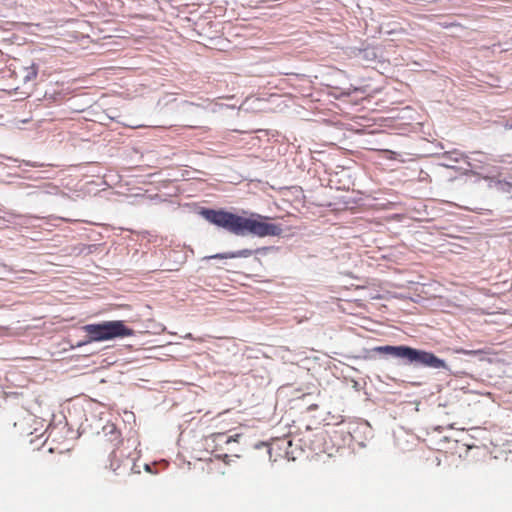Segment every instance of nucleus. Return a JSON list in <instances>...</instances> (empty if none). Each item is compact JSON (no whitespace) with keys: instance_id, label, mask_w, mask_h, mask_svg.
Returning <instances> with one entry per match:
<instances>
[{"instance_id":"obj_1","label":"nucleus","mask_w":512,"mask_h":512,"mask_svg":"<svg viewBox=\"0 0 512 512\" xmlns=\"http://www.w3.org/2000/svg\"><path fill=\"white\" fill-rule=\"evenodd\" d=\"M200 214L208 222L239 236L246 234L258 237L278 236L282 232L279 225L264 222L263 220L267 217L260 214H252L251 217L246 218L222 209H203Z\"/></svg>"},{"instance_id":"obj_6","label":"nucleus","mask_w":512,"mask_h":512,"mask_svg":"<svg viewBox=\"0 0 512 512\" xmlns=\"http://www.w3.org/2000/svg\"><path fill=\"white\" fill-rule=\"evenodd\" d=\"M212 439L214 442L230 444L234 441L232 436H228L225 433H217L212 435Z\"/></svg>"},{"instance_id":"obj_2","label":"nucleus","mask_w":512,"mask_h":512,"mask_svg":"<svg viewBox=\"0 0 512 512\" xmlns=\"http://www.w3.org/2000/svg\"><path fill=\"white\" fill-rule=\"evenodd\" d=\"M374 352L387 354L397 358L406 359L411 364H419L424 367L442 369L446 367L445 361L438 358L432 352L418 350L409 346H377Z\"/></svg>"},{"instance_id":"obj_5","label":"nucleus","mask_w":512,"mask_h":512,"mask_svg":"<svg viewBox=\"0 0 512 512\" xmlns=\"http://www.w3.org/2000/svg\"><path fill=\"white\" fill-rule=\"evenodd\" d=\"M252 255V250L249 249H243L237 252H231V253H222V254H216L212 256L211 258H239V257H249Z\"/></svg>"},{"instance_id":"obj_4","label":"nucleus","mask_w":512,"mask_h":512,"mask_svg":"<svg viewBox=\"0 0 512 512\" xmlns=\"http://www.w3.org/2000/svg\"><path fill=\"white\" fill-rule=\"evenodd\" d=\"M292 446V441L287 438H277L272 440L268 445V454L271 461H278L280 459L289 460L290 451L289 448Z\"/></svg>"},{"instance_id":"obj_3","label":"nucleus","mask_w":512,"mask_h":512,"mask_svg":"<svg viewBox=\"0 0 512 512\" xmlns=\"http://www.w3.org/2000/svg\"><path fill=\"white\" fill-rule=\"evenodd\" d=\"M86 333L87 342H102L115 338L131 337L134 330L127 327L124 321H104L98 324H87L82 327Z\"/></svg>"},{"instance_id":"obj_7","label":"nucleus","mask_w":512,"mask_h":512,"mask_svg":"<svg viewBox=\"0 0 512 512\" xmlns=\"http://www.w3.org/2000/svg\"><path fill=\"white\" fill-rule=\"evenodd\" d=\"M458 352L462 353L464 355H477V354H486L487 353L485 350H482V349H479V350H464V349H461Z\"/></svg>"}]
</instances>
